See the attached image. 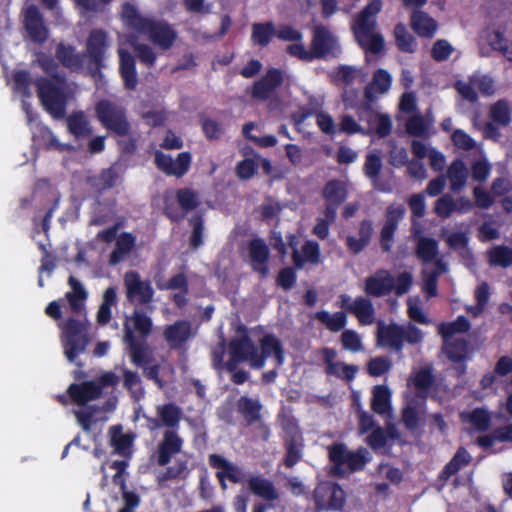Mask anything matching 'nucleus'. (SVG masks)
<instances>
[{"label":"nucleus","mask_w":512,"mask_h":512,"mask_svg":"<svg viewBox=\"0 0 512 512\" xmlns=\"http://www.w3.org/2000/svg\"><path fill=\"white\" fill-rule=\"evenodd\" d=\"M35 85L45 111L54 119H63L66 116L69 98L65 75L55 73L52 79L40 77L35 81Z\"/></svg>","instance_id":"f257e3e1"},{"label":"nucleus","mask_w":512,"mask_h":512,"mask_svg":"<svg viewBox=\"0 0 512 512\" xmlns=\"http://www.w3.org/2000/svg\"><path fill=\"white\" fill-rule=\"evenodd\" d=\"M412 285V276L407 272L394 277L386 269H378L366 277L363 291L367 298H381L394 292L397 296L407 293Z\"/></svg>","instance_id":"f03ea898"},{"label":"nucleus","mask_w":512,"mask_h":512,"mask_svg":"<svg viewBox=\"0 0 512 512\" xmlns=\"http://www.w3.org/2000/svg\"><path fill=\"white\" fill-rule=\"evenodd\" d=\"M418 257L423 261L422 291L427 298L437 295V279L445 273L446 264L438 258L437 242L430 238H418Z\"/></svg>","instance_id":"7ed1b4c3"},{"label":"nucleus","mask_w":512,"mask_h":512,"mask_svg":"<svg viewBox=\"0 0 512 512\" xmlns=\"http://www.w3.org/2000/svg\"><path fill=\"white\" fill-rule=\"evenodd\" d=\"M61 329V344L65 357L70 363L81 367L76 358L85 353L89 344L88 323L86 321L69 317L65 322L59 324Z\"/></svg>","instance_id":"20e7f679"},{"label":"nucleus","mask_w":512,"mask_h":512,"mask_svg":"<svg viewBox=\"0 0 512 512\" xmlns=\"http://www.w3.org/2000/svg\"><path fill=\"white\" fill-rule=\"evenodd\" d=\"M94 112L100 125L111 135L117 137L129 135L132 126L127 110L122 105L110 99H101L95 104Z\"/></svg>","instance_id":"39448f33"},{"label":"nucleus","mask_w":512,"mask_h":512,"mask_svg":"<svg viewBox=\"0 0 512 512\" xmlns=\"http://www.w3.org/2000/svg\"><path fill=\"white\" fill-rule=\"evenodd\" d=\"M405 343L416 344V325L397 323L386 324L382 320L377 322L376 346L401 353Z\"/></svg>","instance_id":"423d86ee"},{"label":"nucleus","mask_w":512,"mask_h":512,"mask_svg":"<svg viewBox=\"0 0 512 512\" xmlns=\"http://www.w3.org/2000/svg\"><path fill=\"white\" fill-rule=\"evenodd\" d=\"M328 457L336 475H343L344 468L351 472L361 471L370 461L366 448L360 447L356 451H350L342 442H335L328 446Z\"/></svg>","instance_id":"0eeeda50"},{"label":"nucleus","mask_w":512,"mask_h":512,"mask_svg":"<svg viewBox=\"0 0 512 512\" xmlns=\"http://www.w3.org/2000/svg\"><path fill=\"white\" fill-rule=\"evenodd\" d=\"M313 502L316 511L343 512L347 502L344 489L336 482L319 483L313 491Z\"/></svg>","instance_id":"6e6552de"},{"label":"nucleus","mask_w":512,"mask_h":512,"mask_svg":"<svg viewBox=\"0 0 512 512\" xmlns=\"http://www.w3.org/2000/svg\"><path fill=\"white\" fill-rule=\"evenodd\" d=\"M229 359L225 362L226 371L235 370L240 363L249 362L254 368L255 359H257V346L246 333L230 340Z\"/></svg>","instance_id":"1a4fd4ad"},{"label":"nucleus","mask_w":512,"mask_h":512,"mask_svg":"<svg viewBox=\"0 0 512 512\" xmlns=\"http://www.w3.org/2000/svg\"><path fill=\"white\" fill-rule=\"evenodd\" d=\"M405 131L411 137L410 148L413 158L409 161L406 148L394 145L390 150V164L394 167L407 166V174L416 178V113L409 116L405 122Z\"/></svg>","instance_id":"9d476101"},{"label":"nucleus","mask_w":512,"mask_h":512,"mask_svg":"<svg viewBox=\"0 0 512 512\" xmlns=\"http://www.w3.org/2000/svg\"><path fill=\"white\" fill-rule=\"evenodd\" d=\"M120 18L123 24L134 32H174L168 25L142 16L137 7L130 2L122 4Z\"/></svg>","instance_id":"9b49d317"},{"label":"nucleus","mask_w":512,"mask_h":512,"mask_svg":"<svg viewBox=\"0 0 512 512\" xmlns=\"http://www.w3.org/2000/svg\"><path fill=\"white\" fill-rule=\"evenodd\" d=\"M405 213L406 209L402 204H391L386 208L385 220L379 236L380 246L384 252L391 251L394 244L395 233Z\"/></svg>","instance_id":"f8f14e48"},{"label":"nucleus","mask_w":512,"mask_h":512,"mask_svg":"<svg viewBox=\"0 0 512 512\" xmlns=\"http://www.w3.org/2000/svg\"><path fill=\"white\" fill-rule=\"evenodd\" d=\"M124 285L129 302L146 305L152 301L154 290L151 283L148 280H141L138 272L132 270L126 272L124 275Z\"/></svg>","instance_id":"ddd939ff"},{"label":"nucleus","mask_w":512,"mask_h":512,"mask_svg":"<svg viewBox=\"0 0 512 512\" xmlns=\"http://www.w3.org/2000/svg\"><path fill=\"white\" fill-rule=\"evenodd\" d=\"M341 307L353 314L361 325H371L374 322L375 308L370 298L358 296L351 301L350 296L340 295Z\"/></svg>","instance_id":"4468645a"},{"label":"nucleus","mask_w":512,"mask_h":512,"mask_svg":"<svg viewBox=\"0 0 512 512\" xmlns=\"http://www.w3.org/2000/svg\"><path fill=\"white\" fill-rule=\"evenodd\" d=\"M124 342L127 345L130 360L134 365L144 367V365L153 362L154 359L146 340L137 339L127 323L124 324Z\"/></svg>","instance_id":"2eb2a0df"},{"label":"nucleus","mask_w":512,"mask_h":512,"mask_svg":"<svg viewBox=\"0 0 512 512\" xmlns=\"http://www.w3.org/2000/svg\"><path fill=\"white\" fill-rule=\"evenodd\" d=\"M260 349L257 348V359H255L254 369H262L265 366L267 358L274 356L277 366L284 363L285 353L281 341L274 334H265L259 341Z\"/></svg>","instance_id":"dca6fc26"},{"label":"nucleus","mask_w":512,"mask_h":512,"mask_svg":"<svg viewBox=\"0 0 512 512\" xmlns=\"http://www.w3.org/2000/svg\"><path fill=\"white\" fill-rule=\"evenodd\" d=\"M284 81L283 72L278 68H270L251 88V96L257 100H268Z\"/></svg>","instance_id":"f3484780"},{"label":"nucleus","mask_w":512,"mask_h":512,"mask_svg":"<svg viewBox=\"0 0 512 512\" xmlns=\"http://www.w3.org/2000/svg\"><path fill=\"white\" fill-rule=\"evenodd\" d=\"M208 463L212 468L218 469L216 477L223 490L227 488L226 480L232 483H239L241 481V469L237 465L229 462L222 455L216 453L210 454Z\"/></svg>","instance_id":"a211bd4d"},{"label":"nucleus","mask_w":512,"mask_h":512,"mask_svg":"<svg viewBox=\"0 0 512 512\" xmlns=\"http://www.w3.org/2000/svg\"><path fill=\"white\" fill-rule=\"evenodd\" d=\"M248 251L252 270L259 273L262 277H267L269 273L268 261L270 250L265 241L261 238L250 240Z\"/></svg>","instance_id":"6ab92c4d"},{"label":"nucleus","mask_w":512,"mask_h":512,"mask_svg":"<svg viewBox=\"0 0 512 512\" xmlns=\"http://www.w3.org/2000/svg\"><path fill=\"white\" fill-rule=\"evenodd\" d=\"M163 337L170 349L179 350L192 337L191 323L187 320H177L165 326Z\"/></svg>","instance_id":"aec40b11"},{"label":"nucleus","mask_w":512,"mask_h":512,"mask_svg":"<svg viewBox=\"0 0 512 512\" xmlns=\"http://www.w3.org/2000/svg\"><path fill=\"white\" fill-rule=\"evenodd\" d=\"M406 406L402 410V422L407 429L416 428V367H412L404 392Z\"/></svg>","instance_id":"412c9836"},{"label":"nucleus","mask_w":512,"mask_h":512,"mask_svg":"<svg viewBox=\"0 0 512 512\" xmlns=\"http://www.w3.org/2000/svg\"><path fill=\"white\" fill-rule=\"evenodd\" d=\"M183 439L178 435L177 431L166 430L163 434L162 441L157 447V463L159 466H165L171 458L181 452Z\"/></svg>","instance_id":"4be33fe9"},{"label":"nucleus","mask_w":512,"mask_h":512,"mask_svg":"<svg viewBox=\"0 0 512 512\" xmlns=\"http://www.w3.org/2000/svg\"><path fill=\"white\" fill-rule=\"evenodd\" d=\"M381 169V157L376 153H368L363 166L364 174L371 180L375 190L389 193L392 191V184L389 180H384L380 177Z\"/></svg>","instance_id":"5701e85b"},{"label":"nucleus","mask_w":512,"mask_h":512,"mask_svg":"<svg viewBox=\"0 0 512 512\" xmlns=\"http://www.w3.org/2000/svg\"><path fill=\"white\" fill-rule=\"evenodd\" d=\"M382 9L381 0H371L354 18L352 32H375L376 17Z\"/></svg>","instance_id":"b1692460"},{"label":"nucleus","mask_w":512,"mask_h":512,"mask_svg":"<svg viewBox=\"0 0 512 512\" xmlns=\"http://www.w3.org/2000/svg\"><path fill=\"white\" fill-rule=\"evenodd\" d=\"M392 84V77L388 71L384 69H377L372 77V81L365 87L364 96L366 103L360 108L370 110V104L376 100V94L386 93Z\"/></svg>","instance_id":"393cba45"},{"label":"nucleus","mask_w":512,"mask_h":512,"mask_svg":"<svg viewBox=\"0 0 512 512\" xmlns=\"http://www.w3.org/2000/svg\"><path fill=\"white\" fill-rule=\"evenodd\" d=\"M67 392L74 403L78 406H85L88 402L101 397V386L95 381L72 383Z\"/></svg>","instance_id":"a878e982"},{"label":"nucleus","mask_w":512,"mask_h":512,"mask_svg":"<svg viewBox=\"0 0 512 512\" xmlns=\"http://www.w3.org/2000/svg\"><path fill=\"white\" fill-rule=\"evenodd\" d=\"M348 195L346 184L338 179L326 182L322 189V197L325 200L324 210H333L337 214L339 206L346 200Z\"/></svg>","instance_id":"bb28decb"},{"label":"nucleus","mask_w":512,"mask_h":512,"mask_svg":"<svg viewBox=\"0 0 512 512\" xmlns=\"http://www.w3.org/2000/svg\"><path fill=\"white\" fill-rule=\"evenodd\" d=\"M119 55V74L123 80L124 88L135 90L138 85V75L136 70L135 57L126 49L120 48Z\"/></svg>","instance_id":"cd10ccee"},{"label":"nucleus","mask_w":512,"mask_h":512,"mask_svg":"<svg viewBox=\"0 0 512 512\" xmlns=\"http://www.w3.org/2000/svg\"><path fill=\"white\" fill-rule=\"evenodd\" d=\"M120 179V166L112 164L110 167L102 169L98 175L87 178V183L97 193H102L113 188Z\"/></svg>","instance_id":"c85d7f7f"},{"label":"nucleus","mask_w":512,"mask_h":512,"mask_svg":"<svg viewBox=\"0 0 512 512\" xmlns=\"http://www.w3.org/2000/svg\"><path fill=\"white\" fill-rule=\"evenodd\" d=\"M107 34H89L87 39V53L90 59V69L100 72L104 66Z\"/></svg>","instance_id":"c756f323"},{"label":"nucleus","mask_w":512,"mask_h":512,"mask_svg":"<svg viewBox=\"0 0 512 512\" xmlns=\"http://www.w3.org/2000/svg\"><path fill=\"white\" fill-rule=\"evenodd\" d=\"M373 234V223L370 219H363L359 224L358 235L355 237L349 235L346 237V247L348 251L357 255L361 253L370 243Z\"/></svg>","instance_id":"7c9ffc66"},{"label":"nucleus","mask_w":512,"mask_h":512,"mask_svg":"<svg viewBox=\"0 0 512 512\" xmlns=\"http://www.w3.org/2000/svg\"><path fill=\"white\" fill-rule=\"evenodd\" d=\"M68 132L77 140L86 139L93 133L91 123L84 111H74L66 117Z\"/></svg>","instance_id":"2f4dec72"},{"label":"nucleus","mask_w":512,"mask_h":512,"mask_svg":"<svg viewBox=\"0 0 512 512\" xmlns=\"http://www.w3.org/2000/svg\"><path fill=\"white\" fill-rule=\"evenodd\" d=\"M55 57L65 68L71 71H79L84 66L86 54L77 53L71 45L59 43L56 47Z\"/></svg>","instance_id":"473e14b6"},{"label":"nucleus","mask_w":512,"mask_h":512,"mask_svg":"<svg viewBox=\"0 0 512 512\" xmlns=\"http://www.w3.org/2000/svg\"><path fill=\"white\" fill-rule=\"evenodd\" d=\"M313 59L336 56L337 41L333 34H314L310 47Z\"/></svg>","instance_id":"72a5a7b5"},{"label":"nucleus","mask_w":512,"mask_h":512,"mask_svg":"<svg viewBox=\"0 0 512 512\" xmlns=\"http://www.w3.org/2000/svg\"><path fill=\"white\" fill-rule=\"evenodd\" d=\"M262 404L258 399L241 396L236 402V410L243 417L247 425L260 422L262 419Z\"/></svg>","instance_id":"f704fd0d"},{"label":"nucleus","mask_w":512,"mask_h":512,"mask_svg":"<svg viewBox=\"0 0 512 512\" xmlns=\"http://www.w3.org/2000/svg\"><path fill=\"white\" fill-rule=\"evenodd\" d=\"M248 488L254 495L267 501H275L279 497L273 483L262 476H251L248 479Z\"/></svg>","instance_id":"c9c22d12"},{"label":"nucleus","mask_w":512,"mask_h":512,"mask_svg":"<svg viewBox=\"0 0 512 512\" xmlns=\"http://www.w3.org/2000/svg\"><path fill=\"white\" fill-rule=\"evenodd\" d=\"M371 409L379 415L391 414V392L386 385H377L373 388Z\"/></svg>","instance_id":"e433bc0d"},{"label":"nucleus","mask_w":512,"mask_h":512,"mask_svg":"<svg viewBox=\"0 0 512 512\" xmlns=\"http://www.w3.org/2000/svg\"><path fill=\"white\" fill-rule=\"evenodd\" d=\"M157 415L163 426L176 431L182 418V410L175 403H166L157 407Z\"/></svg>","instance_id":"4c0bfd02"},{"label":"nucleus","mask_w":512,"mask_h":512,"mask_svg":"<svg viewBox=\"0 0 512 512\" xmlns=\"http://www.w3.org/2000/svg\"><path fill=\"white\" fill-rule=\"evenodd\" d=\"M68 284L71 287V291L65 294V298L71 310L78 313L82 309L83 302L87 299L88 293L82 283L72 275L68 278Z\"/></svg>","instance_id":"58836bf2"},{"label":"nucleus","mask_w":512,"mask_h":512,"mask_svg":"<svg viewBox=\"0 0 512 512\" xmlns=\"http://www.w3.org/2000/svg\"><path fill=\"white\" fill-rule=\"evenodd\" d=\"M354 36L366 54L379 55L385 50L382 34H354Z\"/></svg>","instance_id":"ea45409f"},{"label":"nucleus","mask_w":512,"mask_h":512,"mask_svg":"<svg viewBox=\"0 0 512 512\" xmlns=\"http://www.w3.org/2000/svg\"><path fill=\"white\" fill-rule=\"evenodd\" d=\"M468 171L461 160L454 161L448 168L447 178L450 182V189L459 192L466 184Z\"/></svg>","instance_id":"a19ab883"},{"label":"nucleus","mask_w":512,"mask_h":512,"mask_svg":"<svg viewBox=\"0 0 512 512\" xmlns=\"http://www.w3.org/2000/svg\"><path fill=\"white\" fill-rule=\"evenodd\" d=\"M470 329V322L464 317H458L454 322L441 323L438 326V332L443 341L451 342V338H456L457 334H463Z\"/></svg>","instance_id":"79ce46f5"},{"label":"nucleus","mask_w":512,"mask_h":512,"mask_svg":"<svg viewBox=\"0 0 512 512\" xmlns=\"http://www.w3.org/2000/svg\"><path fill=\"white\" fill-rule=\"evenodd\" d=\"M315 319L325 325L331 332H339L347 324V316L343 311L330 314L328 311L322 310L315 313Z\"/></svg>","instance_id":"37998d69"},{"label":"nucleus","mask_w":512,"mask_h":512,"mask_svg":"<svg viewBox=\"0 0 512 512\" xmlns=\"http://www.w3.org/2000/svg\"><path fill=\"white\" fill-rule=\"evenodd\" d=\"M23 24L26 32H48L42 14L35 5H30L24 10Z\"/></svg>","instance_id":"c03bdc74"},{"label":"nucleus","mask_w":512,"mask_h":512,"mask_svg":"<svg viewBox=\"0 0 512 512\" xmlns=\"http://www.w3.org/2000/svg\"><path fill=\"white\" fill-rule=\"evenodd\" d=\"M122 377L124 388L131 393L135 400H140L144 397L145 391L142 386L141 377L137 372L123 368Z\"/></svg>","instance_id":"a18cd8bd"},{"label":"nucleus","mask_w":512,"mask_h":512,"mask_svg":"<svg viewBox=\"0 0 512 512\" xmlns=\"http://www.w3.org/2000/svg\"><path fill=\"white\" fill-rule=\"evenodd\" d=\"M130 36V42L133 48V52L135 54V57L145 66L148 68H151L154 66L157 56L153 49L147 45L135 42L139 34H128Z\"/></svg>","instance_id":"49530a36"},{"label":"nucleus","mask_w":512,"mask_h":512,"mask_svg":"<svg viewBox=\"0 0 512 512\" xmlns=\"http://www.w3.org/2000/svg\"><path fill=\"white\" fill-rule=\"evenodd\" d=\"M130 321L132 322L133 328L131 329L133 332H138L142 340H146L153 329L152 319L144 311L135 309L130 317Z\"/></svg>","instance_id":"de8ad7c7"},{"label":"nucleus","mask_w":512,"mask_h":512,"mask_svg":"<svg viewBox=\"0 0 512 512\" xmlns=\"http://www.w3.org/2000/svg\"><path fill=\"white\" fill-rule=\"evenodd\" d=\"M488 262L493 266L506 268L512 264V248L499 245L487 252Z\"/></svg>","instance_id":"09e8293b"},{"label":"nucleus","mask_w":512,"mask_h":512,"mask_svg":"<svg viewBox=\"0 0 512 512\" xmlns=\"http://www.w3.org/2000/svg\"><path fill=\"white\" fill-rule=\"evenodd\" d=\"M189 224L192 232L189 239V245L196 250L203 244L204 237V218L200 213H196L189 218Z\"/></svg>","instance_id":"8fccbe9b"},{"label":"nucleus","mask_w":512,"mask_h":512,"mask_svg":"<svg viewBox=\"0 0 512 512\" xmlns=\"http://www.w3.org/2000/svg\"><path fill=\"white\" fill-rule=\"evenodd\" d=\"M418 397L430 395L435 391V378L432 368L426 366L418 370Z\"/></svg>","instance_id":"3c124183"},{"label":"nucleus","mask_w":512,"mask_h":512,"mask_svg":"<svg viewBox=\"0 0 512 512\" xmlns=\"http://www.w3.org/2000/svg\"><path fill=\"white\" fill-rule=\"evenodd\" d=\"M323 217L316 220V224L312 229V233L320 240H325L329 236V227L335 222L337 214L333 210H324Z\"/></svg>","instance_id":"603ef678"},{"label":"nucleus","mask_w":512,"mask_h":512,"mask_svg":"<svg viewBox=\"0 0 512 512\" xmlns=\"http://www.w3.org/2000/svg\"><path fill=\"white\" fill-rule=\"evenodd\" d=\"M176 200L184 212L196 209L200 202L197 193L190 188H181L176 191Z\"/></svg>","instance_id":"864d4df0"},{"label":"nucleus","mask_w":512,"mask_h":512,"mask_svg":"<svg viewBox=\"0 0 512 512\" xmlns=\"http://www.w3.org/2000/svg\"><path fill=\"white\" fill-rule=\"evenodd\" d=\"M444 349L448 355V357L455 361H461L467 352V342L463 338H451V342L443 341Z\"/></svg>","instance_id":"5fc2aeb1"},{"label":"nucleus","mask_w":512,"mask_h":512,"mask_svg":"<svg viewBox=\"0 0 512 512\" xmlns=\"http://www.w3.org/2000/svg\"><path fill=\"white\" fill-rule=\"evenodd\" d=\"M511 107L506 100H499L490 109V116L494 122L506 126L510 122Z\"/></svg>","instance_id":"6e6d98bb"},{"label":"nucleus","mask_w":512,"mask_h":512,"mask_svg":"<svg viewBox=\"0 0 512 512\" xmlns=\"http://www.w3.org/2000/svg\"><path fill=\"white\" fill-rule=\"evenodd\" d=\"M121 496L124 505L118 512H135L141 503V499L136 492L127 489L125 479H121Z\"/></svg>","instance_id":"4d7b16f0"},{"label":"nucleus","mask_w":512,"mask_h":512,"mask_svg":"<svg viewBox=\"0 0 512 512\" xmlns=\"http://www.w3.org/2000/svg\"><path fill=\"white\" fill-rule=\"evenodd\" d=\"M470 462L469 453L463 448L460 447L452 460L447 464L443 471V475L445 478H449L451 475L455 474L459 469L463 466L467 465Z\"/></svg>","instance_id":"13d9d810"},{"label":"nucleus","mask_w":512,"mask_h":512,"mask_svg":"<svg viewBox=\"0 0 512 512\" xmlns=\"http://www.w3.org/2000/svg\"><path fill=\"white\" fill-rule=\"evenodd\" d=\"M111 444L118 454H123L132 445V436L121 433V426H112Z\"/></svg>","instance_id":"bf43d9fd"},{"label":"nucleus","mask_w":512,"mask_h":512,"mask_svg":"<svg viewBox=\"0 0 512 512\" xmlns=\"http://www.w3.org/2000/svg\"><path fill=\"white\" fill-rule=\"evenodd\" d=\"M392 367L391 361L385 356L371 358L367 363V372L372 377H379L387 373Z\"/></svg>","instance_id":"052dcab7"},{"label":"nucleus","mask_w":512,"mask_h":512,"mask_svg":"<svg viewBox=\"0 0 512 512\" xmlns=\"http://www.w3.org/2000/svg\"><path fill=\"white\" fill-rule=\"evenodd\" d=\"M427 157L429 159V163L431 167L440 171L444 167V157L441 153L431 150L425 145L418 142V159Z\"/></svg>","instance_id":"680f3d73"},{"label":"nucleus","mask_w":512,"mask_h":512,"mask_svg":"<svg viewBox=\"0 0 512 512\" xmlns=\"http://www.w3.org/2000/svg\"><path fill=\"white\" fill-rule=\"evenodd\" d=\"M160 290H179L184 293H189V283L184 273H177L173 275L168 281L163 284H157Z\"/></svg>","instance_id":"e2e57ef3"},{"label":"nucleus","mask_w":512,"mask_h":512,"mask_svg":"<svg viewBox=\"0 0 512 512\" xmlns=\"http://www.w3.org/2000/svg\"><path fill=\"white\" fill-rule=\"evenodd\" d=\"M489 43L491 47L499 51L504 57L512 61V43L509 42L503 34H489Z\"/></svg>","instance_id":"0e129e2a"},{"label":"nucleus","mask_w":512,"mask_h":512,"mask_svg":"<svg viewBox=\"0 0 512 512\" xmlns=\"http://www.w3.org/2000/svg\"><path fill=\"white\" fill-rule=\"evenodd\" d=\"M467 417L478 431H486L490 427L491 417L484 409H475Z\"/></svg>","instance_id":"69168bd1"},{"label":"nucleus","mask_w":512,"mask_h":512,"mask_svg":"<svg viewBox=\"0 0 512 512\" xmlns=\"http://www.w3.org/2000/svg\"><path fill=\"white\" fill-rule=\"evenodd\" d=\"M297 280V274L294 267L282 268L276 277V284L284 290H290Z\"/></svg>","instance_id":"338daca9"},{"label":"nucleus","mask_w":512,"mask_h":512,"mask_svg":"<svg viewBox=\"0 0 512 512\" xmlns=\"http://www.w3.org/2000/svg\"><path fill=\"white\" fill-rule=\"evenodd\" d=\"M258 171V163L251 158H246L238 162L236 166V174L242 180L252 178Z\"/></svg>","instance_id":"774afa93"}]
</instances>
